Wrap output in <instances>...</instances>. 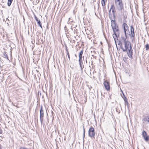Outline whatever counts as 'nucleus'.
Masks as SVG:
<instances>
[{"label":"nucleus","instance_id":"f257e3e1","mask_svg":"<svg viewBox=\"0 0 149 149\" xmlns=\"http://www.w3.org/2000/svg\"><path fill=\"white\" fill-rule=\"evenodd\" d=\"M123 27L124 30L125 38L123 39V41L121 43V48L124 52H127V54L129 56L130 55L132 56V50L130 43L128 40H127L125 38L127 37V35L128 34L130 36L132 41H134V29L132 26H131L130 28L131 32H130L128 29V26L125 23H123Z\"/></svg>","mask_w":149,"mask_h":149},{"label":"nucleus","instance_id":"f03ea898","mask_svg":"<svg viewBox=\"0 0 149 149\" xmlns=\"http://www.w3.org/2000/svg\"><path fill=\"white\" fill-rule=\"evenodd\" d=\"M115 5L118 10L122 11L123 9V6L121 0H115Z\"/></svg>","mask_w":149,"mask_h":149},{"label":"nucleus","instance_id":"7ed1b4c3","mask_svg":"<svg viewBox=\"0 0 149 149\" xmlns=\"http://www.w3.org/2000/svg\"><path fill=\"white\" fill-rule=\"evenodd\" d=\"M111 24L114 33H119L118 28L117 25L115 24V21L114 20H111Z\"/></svg>","mask_w":149,"mask_h":149},{"label":"nucleus","instance_id":"20e7f679","mask_svg":"<svg viewBox=\"0 0 149 149\" xmlns=\"http://www.w3.org/2000/svg\"><path fill=\"white\" fill-rule=\"evenodd\" d=\"M88 134L91 137H94L95 135L94 129L93 127H91L88 131Z\"/></svg>","mask_w":149,"mask_h":149},{"label":"nucleus","instance_id":"39448f33","mask_svg":"<svg viewBox=\"0 0 149 149\" xmlns=\"http://www.w3.org/2000/svg\"><path fill=\"white\" fill-rule=\"evenodd\" d=\"M83 54V51L81 50L79 52V64L80 65V67H81V70H82L83 69V68L82 66V62L81 61V59L82 58V54Z\"/></svg>","mask_w":149,"mask_h":149},{"label":"nucleus","instance_id":"423d86ee","mask_svg":"<svg viewBox=\"0 0 149 149\" xmlns=\"http://www.w3.org/2000/svg\"><path fill=\"white\" fill-rule=\"evenodd\" d=\"M104 85L105 87V89L107 91L110 90V86L109 82L106 81L104 83Z\"/></svg>","mask_w":149,"mask_h":149},{"label":"nucleus","instance_id":"0eeeda50","mask_svg":"<svg viewBox=\"0 0 149 149\" xmlns=\"http://www.w3.org/2000/svg\"><path fill=\"white\" fill-rule=\"evenodd\" d=\"M43 117V110H42V109H41L40 110V120L41 122H42Z\"/></svg>","mask_w":149,"mask_h":149},{"label":"nucleus","instance_id":"6e6552de","mask_svg":"<svg viewBox=\"0 0 149 149\" xmlns=\"http://www.w3.org/2000/svg\"><path fill=\"white\" fill-rule=\"evenodd\" d=\"M123 96L122 97L123 98L125 102V103L126 104L128 103V102L127 101V99L126 97L125 96L124 94L123 93Z\"/></svg>","mask_w":149,"mask_h":149},{"label":"nucleus","instance_id":"1a4fd4ad","mask_svg":"<svg viewBox=\"0 0 149 149\" xmlns=\"http://www.w3.org/2000/svg\"><path fill=\"white\" fill-rule=\"evenodd\" d=\"M119 33H114L113 34V36L114 39L115 41H116V39L117 38V35Z\"/></svg>","mask_w":149,"mask_h":149},{"label":"nucleus","instance_id":"9d476101","mask_svg":"<svg viewBox=\"0 0 149 149\" xmlns=\"http://www.w3.org/2000/svg\"><path fill=\"white\" fill-rule=\"evenodd\" d=\"M143 121H147L149 123V115L146 116L143 119Z\"/></svg>","mask_w":149,"mask_h":149},{"label":"nucleus","instance_id":"9b49d317","mask_svg":"<svg viewBox=\"0 0 149 149\" xmlns=\"http://www.w3.org/2000/svg\"><path fill=\"white\" fill-rule=\"evenodd\" d=\"M13 0H8V6H10Z\"/></svg>","mask_w":149,"mask_h":149},{"label":"nucleus","instance_id":"f8f14e48","mask_svg":"<svg viewBox=\"0 0 149 149\" xmlns=\"http://www.w3.org/2000/svg\"><path fill=\"white\" fill-rule=\"evenodd\" d=\"M146 134H147L146 132L145 131H143V132L142 134V135L143 137L144 138L146 136Z\"/></svg>","mask_w":149,"mask_h":149},{"label":"nucleus","instance_id":"ddd939ff","mask_svg":"<svg viewBox=\"0 0 149 149\" xmlns=\"http://www.w3.org/2000/svg\"><path fill=\"white\" fill-rule=\"evenodd\" d=\"M145 140L146 141H148L149 140V136H146L144 138Z\"/></svg>","mask_w":149,"mask_h":149},{"label":"nucleus","instance_id":"4468645a","mask_svg":"<svg viewBox=\"0 0 149 149\" xmlns=\"http://www.w3.org/2000/svg\"><path fill=\"white\" fill-rule=\"evenodd\" d=\"M113 7H114L113 6V5L111 6V9H110L109 11V13L110 12L111 10H112V12H113V13H115V11H114V10L112 9V8Z\"/></svg>","mask_w":149,"mask_h":149},{"label":"nucleus","instance_id":"2eb2a0df","mask_svg":"<svg viewBox=\"0 0 149 149\" xmlns=\"http://www.w3.org/2000/svg\"><path fill=\"white\" fill-rule=\"evenodd\" d=\"M35 19L36 20L38 24H40L41 22L40 20H39L36 17H35Z\"/></svg>","mask_w":149,"mask_h":149},{"label":"nucleus","instance_id":"dca6fc26","mask_svg":"<svg viewBox=\"0 0 149 149\" xmlns=\"http://www.w3.org/2000/svg\"><path fill=\"white\" fill-rule=\"evenodd\" d=\"M106 1H102V4L103 6H104L105 5Z\"/></svg>","mask_w":149,"mask_h":149},{"label":"nucleus","instance_id":"f3484780","mask_svg":"<svg viewBox=\"0 0 149 149\" xmlns=\"http://www.w3.org/2000/svg\"><path fill=\"white\" fill-rule=\"evenodd\" d=\"M146 50H147L148 49H149V45L148 44H147L146 45Z\"/></svg>","mask_w":149,"mask_h":149},{"label":"nucleus","instance_id":"a211bd4d","mask_svg":"<svg viewBox=\"0 0 149 149\" xmlns=\"http://www.w3.org/2000/svg\"><path fill=\"white\" fill-rule=\"evenodd\" d=\"M83 137L84 138L85 137V129L84 127V126H83Z\"/></svg>","mask_w":149,"mask_h":149},{"label":"nucleus","instance_id":"6ab92c4d","mask_svg":"<svg viewBox=\"0 0 149 149\" xmlns=\"http://www.w3.org/2000/svg\"><path fill=\"white\" fill-rule=\"evenodd\" d=\"M19 149H29L24 147H20Z\"/></svg>","mask_w":149,"mask_h":149},{"label":"nucleus","instance_id":"aec40b11","mask_svg":"<svg viewBox=\"0 0 149 149\" xmlns=\"http://www.w3.org/2000/svg\"><path fill=\"white\" fill-rule=\"evenodd\" d=\"M67 55H68V57L70 59V55H69V53L68 52V51H67Z\"/></svg>","mask_w":149,"mask_h":149},{"label":"nucleus","instance_id":"412c9836","mask_svg":"<svg viewBox=\"0 0 149 149\" xmlns=\"http://www.w3.org/2000/svg\"><path fill=\"white\" fill-rule=\"evenodd\" d=\"M2 131L1 129L0 128V134H1L2 133Z\"/></svg>","mask_w":149,"mask_h":149},{"label":"nucleus","instance_id":"4be33fe9","mask_svg":"<svg viewBox=\"0 0 149 149\" xmlns=\"http://www.w3.org/2000/svg\"><path fill=\"white\" fill-rule=\"evenodd\" d=\"M39 25V26H40V27L41 28H42V25H41V23L40 22V24H38Z\"/></svg>","mask_w":149,"mask_h":149},{"label":"nucleus","instance_id":"5701e85b","mask_svg":"<svg viewBox=\"0 0 149 149\" xmlns=\"http://www.w3.org/2000/svg\"><path fill=\"white\" fill-rule=\"evenodd\" d=\"M4 57L6 58H7V59H8L7 55L6 54L5 55V54H4Z\"/></svg>","mask_w":149,"mask_h":149},{"label":"nucleus","instance_id":"b1692460","mask_svg":"<svg viewBox=\"0 0 149 149\" xmlns=\"http://www.w3.org/2000/svg\"><path fill=\"white\" fill-rule=\"evenodd\" d=\"M107 0H102V1H107Z\"/></svg>","mask_w":149,"mask_h":149}]
</instances>
